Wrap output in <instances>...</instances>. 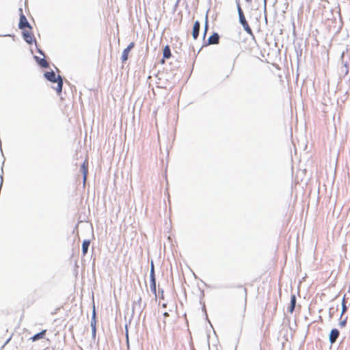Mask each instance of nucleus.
Here are the masks:
<instances>
[{
    "mask_svg": "<svg viewBox=\"0 0 350 350\" xmlns=\"http://www.w3.org/2000/svg\"><path fill=\"white\" fill-rule=\"evenodd\" d=\"M18 27L20 29H21L23 30L25 29H31V27L30 26L26 17L24 16V14L23 13L20 16V21H19Z\"/></svg>",
    "mask_w": 350,
    "mask_h": 350,
    "instance_id": "nucleus-2",
    "label": "nucleus"
},
{
    "mask_svg": "<svg viewBox=\"0 0 350 350\" xmlns=\"http://www.w3.org/2000/svg\"><path fill=\"white\" fill-rule=\"evenodd\" d=\"M219 36L217 33H214L208 39V44H217L219 43Z\"/></svg>",
    "mask_w": 350,
    "mask_h": 350,
    "instance_id": "nucleus-8",
    "label": "nucleus"
},
{
    "mask_svg": "<svg viewBox=\"0 0 350 350\" xmlns=\"http://www.w3.org/2000/svg\"><path fill=\"white\" fill-rule=\"evenodd\" d=\"M134 45H135L134 42H131L129 44V46L126 48V49L130 52L131 50L134 47Z\"/></svg>",
    "mask_w": 350,
    "mask_h": 350,
    "instance_id": "nucleus-19",
    "label": "nucleus"
},
{
    "mask_svg": "<svg viewBox=\"0 0 350 350\" xmlns=\"http://www.w3.org/2000/svg\"><path fill=\"white\" fill-rule=\"evenodd\" d=\"M295 304H296V297L295 295H293L291 297V304L288 308V310L290 313H293V312L294 311L295 307Z\"/></svg>",
    "mask_w": 350,
    "mask_h": 350,
    "instance_id": "nucleus-10",
    "label": "nucleus"
},
{
    "mask_svg": "<svg viewBox=\"0 0 350 350\" xmlns=\"http://www.w3.org/2000/svg\"><path fill=\"white\" fill-rule=\"evenodd\" d=\"M238 12H239V21H240V23H241V25H246L247 23V22L245 18L243 12L239 5H238Z\"/></svg>",
    "mask_w": 350,
    "mask_h": 350,
    "instance_id": "nucleus-9",
    "label": "nucleus"
},
{
    "mask_svg": "<svg viewBox=\"0 0 350 350\" xmlns=\"http://www.w3.org/2000/svg\"><path fill=\"white\" fill-rule=\"evenodd\" d=\"M342 313H341V314L342 315L347 311V306H346V301H345V297L342 299Z\"/></svg>",
    "mask_w": 350,
    "mask_h": 350,
    "instance_id": "nucleus-17",
    "label": "nucleus"
},
{
    "mask_svg": "<svg viewBox=\"0 0 350 350\" xmlns=\"http://www.w3.org/2000/svg\"><path fill=\"white\" fill-rule=\"evenodd\" d=\"M35 59L37 63L42 68H47L49 66V64L47 61L44 58H40L38 57H35Z\"/></svg>",
    "mask_w": 350,
    "mask_h": 350,
    "instance_id": "nucleus-11",
    "label": "nucleus"
},
{
    "mask_svg": "<svg viewBox=\"0 0 350 350\" xmlns=\"http://www.w3.org/2000/svg\"><path fill=\"white\" fill-rule=\"evenodd\" d=\"M44 77L47 80L51 82L57 83V86L55 88L58 94L62 92L63 81L59 75L56 76L53 71L46 72L44 73Z\"/></svg>",
    "mask_w": 350,
    "mask_h": 350,
    "instance_id": "nucleus-1",
    "label": "nucleus"
},
{
    "mask_svg": "<svg viewBox=\"0 0 350 350\" xmlns=\"http://www.w3.org/2000/svg\"><path fill=\"white\" fill-rule=\"evenodd\" d=\"M81 171L83 175V182L85 183L88 173V161L85 159L81 165Z\"/></svg>",
    "mask_w": 350,
    "mask_h": 350,
    "instance_id": "nucleus-6",
    "label": "nucleus"
},
{
    "mask_svg": "<svg viewBox=\"0 0 350 350\" xmlns=\"http://www.w3.org/2000/svg\"><path fill=\"white\" fill-rule=\"evenodd\" d=\"M92 332H93V334H95V332H96V326H93V327H92Z\"/></svg>",
    "mask_w": 350,
    "mask_h": 350,
    "instance_id": "nucleus-22",
    "label": "nucleus"
},
{
    "mask_svg": "<svg viewBox=\"0 0 350 350\" xmlns=\"http://www.w3.org/2000/svg\"><path fill=\"white\" fill-rule=\"evenodd\" d=\"M91 325L92 327H93V326H96V321H95L94 322L92 321Z\"/></svg>",
    "mask_w": 350,
    "mask_h": 350,
    "instance_id": "nucleus-23",
    "label": "nucleus"
},
{
    "mask_svg": "<svg viewBox=\"0 0 350 350\" xmlns=\"http://www.w3.org/2000/svg\"><path fill=\"white\" fill-rule=\"evenodd\" d=\"M171 51L168 45H166L163 51V59H169L171 57Z\"/></svg>",
    "mask_w": 350,
    "mask_h": 350,
    "instance_id": "nucleus-12",
    "label": "nucleus"
},
{
    "mask_svg": "<svg viewBox=\"0 0 350 350\" xmlns=\"http://www.w3.org/2000/svg\"><path fill=\"white\" fill-rule=\"evenodd\" d=\"M208 19L207 18H206V23H205V27H204V33H203V36L204 38H205L206 36V34L207 33V31H208Z\"/></svg>",
    "mask_w": 350,
    "mask_h": 350,
    "instance_id": "nucleus-18",
    "label": "nucleus"
},
{
    "mask_svg": "<svg viewBox=\"0 0 350 350\" xmlns=\"http://www.w3.org/2000/svg\"><path fill=\"white\" fill-rule=\"evenodd\" d=\"M163 316L167 317L169 316L168 313L167 312H164Z\"/></svg>",
    "mask_w": 350,
    "mask_h": 350,
    "instance_id": "nucleus-24",
    "label": "nucleus"
},
{
    "mask_svg": "<svg viewBox=\"0 0 350 350\" xmlns=\"http://www.w3.org/2000/svg\"><path fill=\"white\" fill-rule=\"evenodd\" d=\"M244 29L245 30V31L250 34V35H253V32H252V29L250 28V27L249 26L248 23H247L246 25H243Z\"/></svg>",
    "mask_w": 350,
    "mask_h": 350,
    "instance_id": "nucleus-16",
    "label": "nucleus"
},
{
    "mask_svg": "<svg viewBox=\"0 0 350 350\" xmlns=\"http://www.w3.org/2000/svg\"><path fill=\"white\" fill-rule=\"evenodd\" d=\"M46 329H43L40 332L33 335V336H31L29 340H31L32 342H35L38 340H40V339H42L44 338L45 335H46Z\"/></svg>",
    "mask_w": 350,
    "mask_h": 350,
    "instance_id": "nucleus-7",
    "label": "nucleus"
},
{
    "mask_svg": "<svg viewBox=\"0 0 350 350\" xmlns=\"http://www.w3.org/2000/svg\"><path fill=\"white\" fill-rule=\"evenodd\" d=\"M200 28V22L198 21H196L193 24V30H192V36L194 40H196L199 36Z\"/></svg>",
    "mask_w": 350,
    "mask_h": 350,
    "instance_id": "nucleus-5",
    "label": "nucleus"
},
{
    "mask_svg": "<svg viewBox=\"0 0 350 350\" xmlns=\"http://www.w3.org/2000/svg\"><path fill=\"white\" fill-rule=\"evenodd\" d=\"M134 45H135L134 42H131L129 44V46L126 48V49L130 52L131 50L134 47Z\"/></svg>",
    "mask_w": 350,
    "mask_h": 350,
    "instance_id": "nucleus-20",
    "label": "nucleus"
},
{
    "mask_svg": "<svg viewBox=\"0 0 350 350\" xmlns=\"http://www.w3.org/2000/svg\"><path fill=\"white\" fill-rule=\"evenodd\" d=\"M90 244V241L89 240L83 241L82 243V252L83 256H85L87 254Z\"/></svg>",
    "mask_w": 350,
    "mask_h": 350,
    "instance_id": "nucleus-13",
    "label": "nucleus"
},
{
    "mask_svg": "<svg viewBox=\"0 0 350 350\" xmlns=\"http://www.w3.org/2000/svg\"><path fill=\"white\" fill-rule=\"evenodd\" d=\"M340 325V326L344 327L346 325V321H341Z\"/></svg>",
    "mask_w": 350,
    "mask_h": 350,
    "instance_id": "nucleus-21",
    "label": "nucleus"
},
{
    "mask_svg": "<svg viewBox=\"0 0 350 350\" xmlns=\"http://www.w3.org/2000/svg\"><path fill=\"white\" fill-rule=\"evenodd\" d=\"M31 29H25L23 30L24 40L29 44H31L34 40L33 36L31 31Z\"/></svg>",
    "mask_w": 350,
    "mask_h": 350,
    "instance_id": "nucleus-3",
    "label": "nucleus"
},
{
    "mask_svg": "<svg viewBox=\"0 0 350 350\" xmlns=\"http://www.w3.org/2000/svg\"><path fill=\"white\" fill-rule=\"evenodd\" d=\"M339 334L340 332L337 329H333L331 330L329 337V340L331 344H334L336 341Z\"/></svg>",
    "mask_w": 350,
    "mask_h": 350,
    "instance_id": "nucleus-4",
    "label": "nucleus"
},
{
    "mask_svg": "<svg viewBox=\"0 0 350 350\" xmlns=\"http://www.w3.org/2000/svg\"><path fill=\"white\" fill-rule=\"evenodd\" d=\"M244 29L245 30V31L250 34V35H253V32H252V29L250 28V27L249 26L248 23H247L246 25H243Z\"/></svg>",
    "mask_w": 350,
    "mask_h": 350,
    "instance_id": "nucleus-15",
    "label": "nucleus"
},
{
    "mask_svg": "<svg viewBox=\"0 0 350 350\" xmlns=\"http://www.w3.org/2000/svg\"><path fill=\"white\" fill-rule=\"evenodd\" d=\"M129 51H127L126 49L123 51L122 55V62H126L128 59Z\"/></svg>",
    "mask_w": 350,
    "mask_h": 350,
    "instance_id": "nucleus-14",
    "label": "nucleus"
}]
</instances>
